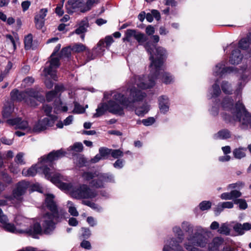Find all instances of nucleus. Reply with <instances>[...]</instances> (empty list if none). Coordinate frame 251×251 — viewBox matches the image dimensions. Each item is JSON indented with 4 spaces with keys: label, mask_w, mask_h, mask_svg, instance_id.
<instances>
[{
    "label": "nucleus",
    "mask_w": 251,
    "mask_h": 251,
    "mask_svg": "<svg viewBox=\"0 0 251 251\" xmlns=\"http://www.w3.org/2000/svg\"><path fill=\"white\" fill-rule=\"evenodd\" d=\"M132 37L134 38L139 45L145 43L144 47L150 55L149 59L151 61V65L154 67L152 69L157 71L159 73L161 67L167 57V51L166 49L160 46L154 48V45L151 41L147 42L149 38L146 35L134 29H128L126 31L123 41L130 42Z\"/></svg>",
    "instance_id": "f257e3e1"
},
{
    "label": "nucleus",
    "mask_w": 251,
    "mask_h": 251,
    "mask_svg": "<svg viewBox=\"0 0 251 251\" xmlns=\"http://www.w3.org/2000/svg\"><path fill=\"white\" fill-rule=\"evenodd\" d=\"M146 96V93L143 92L135 87H133L130 89L128 97L122 93H116L113 95V99L127 108L133 106L136 102L142 101Z\"/></svg>",
    "instance_id": "f03ea898"
},
{
    "label": "nucleus",
    "mask_w": 251,
    "mask_h": 251,
    "mask_svg": "<svg viewBox=\"0 0 251 251\" xmlns=\"http://www.w3.org/2000/svg\"><path fill=\"white\" fill-rule=\"evenodd\" d=\"M188 242L184 244L185 248L188 251H200L196 247L203 248L208 243V238L205 235L198 232H195L193 235L187 238Z\"/></svg>",
    "instance_id": "7ed1b4c3"
},
{
    "label": "nucleus",
    "mask_w": 251,
    "mask_h": 251,
    "mask_svg": "<svg viewBox=\"0 0 251 251\" xmlns=\"http://www.w3.org/2000/svg\"><path fill=\"white\" fill-rule=\"evenodd\" d=\"M96 177L89 182L91 186L96 188H103L105 183H114V176L110 173H102L98 172Z\"/></svg>",
    "instance_id": "20e7f679"
},
{
    "label": "nucleus",
    "mask_w": 251,
    "mask_h": 251,
    "mask_svg": "<svg viewBox=\"0 0 251 251\" xmlns=\"http://www.w3.org/2000/svg\"><path fill=\"white\" fill-rule=\"evenodd\" d=\"M73 198L80 200L83 199H92L96 197L97 195L86 184L80 185L77 188L74 189L72 192Z\"/></svg>",
    "instance_id": "39448f33"
},
{
    "label": "nucleus",
    "mask_w": 251,
    "mask_h": 251,
    "mask_svg": "<svg viewBox=\"0 0 251 251\" xmlns=\"http://www.w3.org/2000/svg\"><path fill=\"white\" fill-rule=\"evenodd\" d=\"M235 114L237 120L240 122L243 118V120L246 121L251 128V114L246 109L245 105L239 100L235 104Z\"/></svg>",
    "instance_id": "423d86ee"
},
{
    "label": "nucleus",
    "mask_w": 251,
    "mask_h": 251,
    "mask_svg": "<svg viewBox=\"0 0 251 251\" xmlns=\"http://www.w3.org/2000/svg\"><path fill=\"white\" fill-rule=\"evenodd\" d=\"M66 153V151H63L62 149L57 151L53 150L47 155L42 156L41 157V162H49L50 166L51 167L53 161L64 157Z\"/></svg>",
    "instance_id": "0eeeda50"
},
{
    "label": "nucleus",
    "mask_w": 251,
    "mask_h": 251,
    "mask_svg": "<svg viewBox=\"0 0 251 251\" xmlns=\"http://www.w3.org/2000/svg\"><path fill=\"white\" fill-rule=\"evenodd\" d=\"M53 119H50L48 117L39 120L34 125L33 131L34 132H40L46 130L47 126L52 127L53 126L55 122Z\"/></svg>",
    "instance_id": "6e6552de"
},
{
    "label": "nucleus",
    "mask_w": 251,
    "mask_h": 251,
    "mask_svg": "<svg viewBox=\"0 0 251 251\" xmlns=\"http://www.w3.org/2000/svg\"><path fill=\"white\" fill-rule=\"evenodd\" d=\"M159 73L157 71H154L152 69L151 70L149 75V83H147L141 82L137 84L138 87L142 89H147L152 88L155 84V80L158 78Z\"/></svg>",
    "instance_id": "1a4fd4ad"
},
{
    "label": "nucleus",
    "mask_w": 251,
    "mask_h": 251,
    "mask_svg": "<svg viewBox=\"0 0 251 251\" xmlns=\"http://www.w3.org/2000/svg\"><path fill=\"white\" fill-rule=\"evenodd\" d=\"M113 100H110L107 102L108 111L113 114L124 116L125 115L124 108L119 104L120 103L119 102L114 99Z\"/></svg>",
    "instance_id": "9d476101"
},
{
    "label": "nucleus",
    "mask_w": 251,
    "mask_h": 251,
    "mask_svg": "<svg viewBox=\"0 0 251 251\" xmlns=\"http://www.w3.org/2000/svg\"><path fill=\"white\" fill-rule=\"evenodd\" d=\"M28 187V183L24 180L19 181L16 184V188L13 190V195L16 199L24 195Z\"/></svg>",
    "instance_id": "9b49d317"
},
{
    "label": "nucleus",
    "mask_w": 251,
    "mask_h": 251,
    "mask_svg": "<svg viewBox=\"0 0 251 251\" xmlns=\"http://www.w3.org/2000/svg\"><path fill=\"white\" fill-rule=\"evenodd\" d=\"M168 242L169 245H164L163 251H184L182 247L179 245L182 242H179L178 239L172 238Z\"/></svg>",
    "instance_id": "f8f14e48"
},
{
    "label": "nucleus",
    "mask_w": 251,
    "mask_h": 251,
    "mask_svg": "<svg viewBox=\"0 0 251 251\" xmlns=\"http://www.w3.org/2000/svg\"><path fill=\"white\" fill-rule=\"evenodd\" d=\"M65 214L67 213L63 210H56L55 211L47 212L44 214L43 217L47 218V220H55L56 222H58L64 218Z\"/></svg>",
    "instance_id": "ddd939ff"
},
{
    "label": "nucleus",
    "mask_w": 251,
    "mask_h": 251,
    "mask_svg": "<svg viewBox=\"0 0 251 251\" xmlns=\"http://www.w3.org/2000/svg\"><path fill=\"white\" fill-rule=\"evenodd\" d=\"M42 227L40 223L36 222L32 226L27 229L25 232L29 236L35 239H38V235L42 234Z\"/></svg>",
    "instance_id": "4468645a"
},
{
    "label": "nucleus",
    "mask_w": 251,
    "mask_h": 251,
    "mask_svg": "<svg viewBox=\"0 0 251 251\" xmlns=\"http://www.w3.org/2000/svg\"><path fill=\"white\" fill-rule=\"evenodd\" d=\"M103 51V50L98 47L93 48L91 50L88 49L85 52L86 62H89L92 60L95 59L97 57L101 56Z\"/></svg>",
    "instance_id": "2eb2a0df"
},
{
    "label": "nucleus",
    "mask_w": 251,
    "mask_h": 251,
    "mask_svg": "<svg viewBox=\"0 0 251 251\" xmlns=\"http://www.w3.org/2000/svg\"><path fill=\"white\" fill-rule=\"evenodd\" d=\"M54 195L52 194H48L46 196L44 204L50 211L58 210L57 205L54 201Z\"/></svg>",
    "instance_id": "dca6fc26"
},
{
    "label": "nucleus",
    "mask_w": 251,
    "mask_h": 251,
    "mask_svg": "<svg viewBox=\"0 0 251 251\" xmlns=\"http://www.w3.org/2000/svg\"><path fill=\"white\" fill-rule=\"evenodd\" d=\"M83 0H68L66 4L67 12L69 14H73L74 10L77 8H82Z\"/></svg>",
    "instance_id": "f3484780"
},
{
    "label": "nucleus",
    "mask_w": 251,
    "mask_h": 251,
    "mask_svg": "<svg viewBox=\"0 0 251 251\" xmlns=\"http://www.w3.org/2000/svg\"><path fill=\"white\" fill-rule=\"evenodd\" d=\"M243 55L239 49L233 50L229 57V62L232 65H238L242 60Z\"/></svg>",
    "instance_id": "a211bd4d"
},
{
    "label": "nucleus",
    "mask_w": 251,
    "mask_h": 251,
    "mask_svg": "<svg viewBox=\"0 0 251 251\" xmlns=\"http://www.w3.org/2000/svg\"><path fill=\"white\" fill-rule=\"evenodd\" d=\"M10 95L12 100L22 101L25 100L26 91H20L18 89L15 88L11 91Z\"/></svg>",
    "instance_id": "6ab92c4d"
},
{
    "label": "nucleus",
    "mask_w": 251,
    "mask_h": 251,
    "mask_svg": "<svg viewBox=\"0 0 251 251\" xmlns=\"http://www.w3.org/2000/svg\"><path fill=\"white\" fill-rule=\"evenodd\" d=\"M158 105L160 112L166 113L169 109V101L166 96H161L158 98Z\"/></svg>",
    "instance_id": "aec40b11"
},
{
    "label": "nucleus",
    "mask_w": 251,
    "mask_h": 251,
    "mask_svg": "<svg viewBox=\"0 0 251 251\" xmlns=\"http://www.w3.org/2000/svg\"><path fill=\"white\" fill-rule=\"evenodd\" d=\"M26 95L29 97L35 99L38 102L43 103L45 101L44 96L40 92L33 88H30L26 91Z\"/></svg>",
    "instance_id": "412c9836"
},
{
    "label": "nucleus",
    "mask_w": 251,
    "mask_h": 251,
    "mask_svg": "<svg viewBox=\"0 0 251 251\" xmlns=\"http://www.w3.org/2000/svg\"><path fill=\"white\" fill-rule=\"evenodd\" d=\"M42 226L43 232L46 234H50L55 228V223L52 220H44Z\"/></svg>",
    "instance_id": "4be33fe9"
},
{
    "label": "nucleus",
    "mask_w": 251,
    "mask_h": 251,
    "mask_svg": "<svg viewBox=\"0 0 251 251\" xmlns=\"http://www.w3.org/2000/svg\"><path fill=\"white\" fill-rule=\"evenodd\" d=\"M158 78H160L162 82L165 84H170L174 81V76L171 73L167 72L161 73L160 71Z\"/></svg>",
    "instance_id": "5701e85b"
},
{
    "label": "nucleus",
    "mask_w": 251,
    "mask_h": 251,
    "mask_svg": "<svg viewBox=\"0 0 251 251\" xmlns=\"http://www.w3.org/2000/svg\"><path fill=\"white\" fill-rule=\"evenodd\" d=\"M107 103L106 102H100L98 106V108L96 109V113L93 115L95 118L100 117L103 115L108 111Z\"/></svg>",
    "instance_id": "b1692460"
},
{
    "label": "nucleus",
    "mask_w": 251,
    "mask_h": 251,
    "mask_svg": "<svg viewBox=\"0 0 251 251\" xmlns=\"http://www.w3.org/2000/svg\"><path fill=\"white\" fill-rule=\"evenodd\" d=\"M222 106L224 110L231 111L234 108V101L232 98L225 97L221 103Z\"/></svg>",
    "instance_id": "393cba45"
},
{
    "label": "nucleus",
    "mask_w": 251,
    "mask_h": 251,
    "mask_svg": "<svg viewBox=\"0 0 251 251\" xmlns=\"http://www.w3.org/2000/svg\"><path fill=\"white\" fill-rule=\"evenodd\" d=\"M40 159H41L40 158ZM46 163H49V162H41V160H40V165L39 166L38 169L39 170L40 172H42L45 176V177L48 179H49L51 176L50 169L47 165L45 164Z\"/></svg>",
    "instance_id": "a878e982"
},
{
    "label": "nucleus",
    "mask_w": 251,
    "mask_h": 251,
    "mask_svg": "<svg viewBox=\"0 0 251 251\" xmlns=\"http://www.w3.org/2000/svg\"><path fill=\"white\" fill-rule=\"evenodd\" d=\"M39 166L37 165H32L30 168H29L26 171H25L24 170L22 172V174L24 175L25 176H35L37 172H40L39 170L38 169Z\"/></svg>",
    "instance_id": "bb28decb"
},
{
    "label": "nucleus",
    "mask_w": 251,
    "mask_h": 251,
    "mask_svg": "<svg viewBox=\"0 0 251 251\" xmlns=\"http://www.w3.org/2000/svg\"><path fill=\"white\" fill-rule=\"evenodd\" d=\"M216 136V139H227L231 137V133L227 129H223L219 130Z\"/></svg>",
    "instance_id": "cd10ccee"
},
{
    "label": "nucleus",
    "mask_w": 251,
    "mask_h": 251,
    "mask_svg": "<svg viewBox=\"0 0 251 251\" xmlns=\"http://www.w3.org/2000/svg\"><path fill=\"white\" fill-rule=\"evenodd\" d=\"M86 25L88 26V23L85 21H81L78 27H77L74 32L75 34L77 35H80L81 34L84 33L87 31V28L85 27Z\"/></svg>",
    "instance_id": "c85d7f7f"
},
{
    "label": "nucleus",
    "mask_w": 251,
    "mask_h": 251,
    "mask_svg": "<svg viewBox=\"0 0 251 251\" xmlns=\"http://www.w3.org/2000/svg\"><path fill=\"white\" fill-rule=\"evenodd\" d=\"M221 89L225 94L230 95L232 93L231 84L227 81L224 80L221 83Z\"/></svg>",
    "instance_id": "c756f323"
},
{
    "label": "nucleus",
    "mask_w": 251,
    "mask_h": 251,
    "mask_svg": "<svg viewBox=\"0 0 251 251\" xmlns=\"http://www.w3.org/2000/svg\"><path fill=\"white\" fill-rule=\"evenodd\" d=\"M0 176L2 181L8 186L13 183L12 178L5 171L0 172Z\"/></svg>",
    "instance_id": "7c9ffc66"
},
{
    "label": "nucleus",
    "mask_w": 251,
    "mask_h": 251,
    "mask_svg": "<svg viewBox=\"0 0 251 251\" xmlns=\"http://www.w3.org/2000/svg\"><path fill=\"white\" fill-rule=\"evenodd\" d=\"M88 49L83 44L81 43H75L71 48L72 51L75 52H81L83 51L86 52Z\"/></svg>",
    "instance_id": "2f4dec72"
},
{
    "label": "nucleus",
    "mask_w": 251,
    "mask_h": 251,
    "mask_svg": "<svg viewBox=\"0 0 251 251\" xmlns=\"http://www.w3.org/2000/svg\"><path fill=\"white\" fill-rule=\"evenodd\" d=\"M43 109L47 116L50 117L51 119H53L55 121L56 120L57 117L51 114L52 110V107L51 105L49 104H45L43 105Z\"/></svg>",
    "instance_id": "473e14b6"
},
{
    "label": "nucleus",
    "mask_w": 251,
    "mask_h": 251,
    "mask_svg": "<svg viewBox=\"0 0 251 251\" xmlns=\"http://www.w3.org/2000/svg\"><path fill=\"white\" fill-rule=\"evenodd\" d=\"M98 172H84L82 174V177L86 181H92L96 177Z\"/></svg>",
    "instance_id": "72a5a7b5"
},
{
    "label": "nucleus",
    "mask_w": 251,
    "mask_h": 251,
    "mask_svg": "<svg viewBox=\"0 0 251 251\" xmlns=\"http://www.w3.org/2000/svg\"><path fill=\"white\" fill-rule=\"evenodd\" d=\"M33 37L31 33L28 34L25 37L24 44L25 50H29L31 48L32 45Z\"/></svg>",
    "instance_id": "f704fd0d"
},
{
    "label": "nucleus",
    "mask_w": 251,
    "mask_h": 251,
    "mask_svg": "<svg viewBox=\"0 0 251 251\" xmlns=\"http://www.w3.org/2000/svg\"><path fill=\"white\" fill-rule=\"evenodd\" d=\"M111 149L106 147H100L99 149V153L102 157L103 159H108L109 155H111Z\"/></svg>",
    "instance_id": "c9c22d12"
},
{
    "label": "nucleus",
    "mask_w": 251,
    "mask_h": 251,
    "mask_svg": "<svg viewBox=\"0 0 251 251\" xmlns=\"http://www.w3.org/2000/svg\"><path fill=\"white\" fill-rule=\"evenodd\" d=\"M1 227L7 232L11 233H15L16 232V227L14 224L8 222L1 226Z\"/></svg>",
    "instance_id": "e433bc0d"
},
{
    "label": "nucleus",
    "mask_w": 251,
    "mask_h": 251,
    "mask_svg": "<svg viewBox=\"0 0 251 251\" xmlns=\"http://www.w3.org/2000/svg\"><path fill=\"white\" fill-rule=\"evenodd\" d=\"M250 44L249 43V40L247 38H242L238 42V47L239 49H242L243 50H247L249 49L250 47Z\"/></svg>",
    "instance_id": "4c0bfd02"
},
{
    "label": "nucleus",
    "mask_w": 251,
    "mask_h": 251,
    "mask_svg": "<svg viewBox=\"0 0 251 251\" xmlns=\"http://www.w3.org/2000/svg\"><path fill=\"white\" fill-rule=\"evenodd\" d=\"M246 150V149L241 147L234 149L233 151L234 157L237 159H241L244 157L246 156V153L243 151Z\"/></svg>",
    "instance_id": "58836bf2"
},
{
    "label": "nucleus",
    "mask_w": 251,
    "mask_h": 251,
    "mask_svg": "<svg viewBox=\"0 0 251 251\" xmlns=\"http://www.w3.org/2000/svg\"><path fill=\"white\" fill-rule=\"evenodd\" d=\"M225 65L223 63H218L215 66V70L214 71V75L216 76H222L224 74H223V69Z\"/></svg>",
    "instance_id": "ea45409f"
},
{
    "label": "nucleus",
    "mask_w": 251,
    "mask_h": 251,
    "mask_svg": "<svg viewBox=\"0 0 251 251\" xmlns=\"http://www.w3.org/2000/svg\"><path fill=\"white\" fill-rule=\"evenodd\" d=\"M71 46L63 48L60 53V56H63L67 58H70L71 55Z\"/></svg>",
    "instance_id": "a19ab883"
},
{
    "label": "nucleus",
    "mask_w": 251,
    "mask_h": 251,
    "mask_svg": "<svg viewBox=\"0 0 251 251\" xmlns=\"http://www.w3.org/2000/svg\"><path fill=\"white\" fill-rule=\"evenodd\" d=\"M173 231L177 238L179 240V242H182L184 235L181 229L178 226H176L173 228Z\"/></svg>",
    "instance_id": "79ce46f5"
},
{
    "label": "nucleus",
    "mask_w": 251,
    "mask_h": 251,
    "mask_svg": "<svg viewBox=\"0 0 251 251\" xmlns=\"http://www.w3.org/2000/svg\"><path fill=\"white\" fill-rule=\"evenodd\" d=\"M212 203L210 201H203L200 203L199 206L201 211L207 210L210 209Z\"/></svg>",
    "instance_id": "37998d69"
},
{
    "label": "nucleus",
    "mask_w": 251,
    "mask_h": 251,
    "mask_svg": "<svg viewBox=\"0 0 251 251\" xmlns=\"http://www.w3.org/2000/svg\"><path fill=\"white\" fill-rule=\"evenodd\" d=\"M74 106L75 108L73 111L74 113L82 114L85 112V108L78 102L75 101Z\"/></svg>",
    "instance_id": "c03bdc74"
},
{
    "label": "nucleus",
    "mask_w": 251,
    "mask_h": 251,
    "mask_svg": "<svg viewBox=\"0 0 251 251\" xmlns=\"http://www.w3.org/2000/svg\"><path fill=\"white\" fill-rule=\"evenodd\" d=\"M212 89H213V93L212 94V96L213 98H217L219 97L221 93V91L220 88V86L218 84H217L216 82L214 83L212 85Z\"/></svg>",
    "instance_id": "a18cd8bd"
},
{
    "label": "nucleus",
    "mask_w": 251,
    "mask_h": 251,
    "mask_svg": "<svg viewBox=\"0 0 251 251\" xmlns=\"http://www.w3.org/2000/svg\"><path fill=\"white\" fill-rule=\"evenodd\" d=\"M111 155L115 159H118L120 157L124 156V152L120 149H112Z\"/></svg>",
    "instance_id": "49530a36"
},
{
    "label": "nucleus",
    "mask_w": 251,
    "mask_h": 251,
    "mask_svg": "<svg viewBox=\"0 0 251 251\" xmlns=\"http://www.w3.org/2000/svg\"><path fill=\"white\" fill-rule=\"evenodd\" d=\"M218 231L222 234L228 235L230 233V229L226 224H223L221 225Z\"/></svg>",
    "instance_id": "de8ad7c7"
},
{
    "label": "nucleus",
    "mask_w": 251,
    "mask_h": 251,
    "mask_svg": "<svg viewBox=\"0 0 251 251\" xmlns=\"http://www.w3.org/2000/svg\"><path fill=\"white\" fill-rule=\"evenodd\" d=\"M34 23L35 25L36 28L38 29H41L43 28L45 25V21L43 20L38 18L37 16L34 17Z\"/></svg>",
    "instance_id": "09e8293b"
},
{
    "label": "nucleus",
    "mask_w": 251,
    "mask_h": 251,
    "mask_svg": "<svg viewBox=\"0 0 251 251\" xmlns=\"http://www.w3.org/2000/svg\"><path fill=\"white\" fill-rule=\"evenodd\" d=\"M49 179L52 183L57 186V185L59 184L61 181L60 178V174H55L52 176H50V177L49 178Z\"/></svg>",
    "instance_id": "8fccbe9b"
},
{
    "label": "nucleus",
    "mask_w": 251,
    "mask_h": 251,
    "mask_svg": "<svg viewBox=\"0 0 251 251\" xmlns=\"http://www.w3.org/2000/svg\"><path fill=\"white\" fill-rule=\"evenodd\" d=\"M93 4L91 0H88L85 3V6L80 9V12L85 13L90 10Z\"/></svg>",
    "instance_id": "3c124183"
},
{
    "label": "nucleus",
    "mask_w": 251,
    "mask_h": 251,
    "mask_svg": "<svg viewBox=\"0 0 251 251\" xmlns=\"http://www.w3.org/2000/svg\"><path fill=\"white\" fill-rule=\"evenodd\" d=\"M24 153L23 152H19L16 156L14 161L18 164L24 165L25 162L23 159Z\"/></svg>",
    "instance_id": "603ef678"
},
{
    "label": "nucleus",
    "mask_w": 251,
    "mask_h": 251,
    "mask_svg": "<svg viewBox=\"0 0 251 251\" xmlns=\"http://www.w3.org/2000/svg\"><path fill=\"white\" fill-rule=\"evenodd\" d=\"M9 221L7 216L3 213L1 208H0V226L5 224Z\"/></svg>",
    "instance_id": "864d4df0"
},
{
    "label": "nucleus",
    "mask_w": 251,
    "mask_h": 251,
    "mask_svg": "<svg viewBox=\"0 0 251 251\" xmlns=\"http://www.w3.org/2000/svg\"><path fill=\"white\" fill-rule=\"evenodd\" d=\"M20 121L21 118L16 117L14 118L7 119L6 120V123L12 126H16L17 127L18 124Z\"/></svg>",
    "instance_id": "5fc2aeb1"
},
{
    "label": "nucleus",
    "mask_w": 251,
    "mask_h": 251,
    "mask_svg": "<svg viewBox=\"0 0 251 251\" xmlns=\"http://www.w3.org/2000/svg\"><path fill=\"white\" fill-rule=\"evenodd\" d=\"M12 111L10 106L5 107L2 110V114L4 118H8L11 116Z\"/></svg>",
    "instance_id": "6e6d98bb"
},
{
    "label": "nucleus",
    "mask_w": 251,
    "mask_h": 251,
    "mask_svg": "<svg viewBox=\"0 0 251 251\" xmlns=\"http://www.w3.org/2000/svg\"><path fill=\"white\" fill-rule=\"evenodd\" d=\"M25 101L31 107H36L39 105L38 101L33 98L29 97V98L25 99Z\"/></svg>",
    "instance_id": "4d7b16f0"
},
{
    "label": "nucleus",
    "mask_w": 251,
    "mask_h": 251,
    "mask_svg": "<svg viewBox=\"0 0 251 251\" xmlns=\"http://www.w3.org/2000/svg\"><path fill=\"white\" fill-rule=\"evenodd\" d=\"M155 122V119L152 117H150L147 119H143L142 123L145 126H150L153 124Z\"/></svg>",
    "instance_id": "13d9d810"
},
{
    "label": "nucleus",
    "mask_w": 251,
    "mask_h": 251,
    "mask_svg": "<svg viewBox=\"0 0 251 251\" xmlns=\"http://www.w3.org/2000/svg\"><path fill=\"white\" fill-rule=\"evenodd\" d=\"M83 146L81 143H75L72 147V150L78 152L82 151Z\"/></svg>",
    "instance_id": "bf43d9fd"
},
{
    "label": "nucleus",
    "mask_w": 251,
    "mask_h": 251,
    "mask_svg": "<svg viewBox=\"0 0 251 251\" xmlns=\"http://www.w3.org/2000/svg\"><path fill=\"white\" fill-rule=\"evenodd\" d=\"M148 112V110L142 106L138 107L135 110V114L141 117H143Z\"/></svg>",
    "instance_id": "052dcab7"
},
{
    "label": "nucleus",
    "mask_w": 251,
    "mask_h": 251,
    "mask_svg": "<svg viewBox=\"0 0 251 251\" xmlns=\"http://www.w3.org/2000/svg\"><path fill=\"white\" fill-rule=\"evenodd\" d=\"M57 94L56 92L53 90L50 91L46 94V100L47 101L50 102L53 100V99L57 96Z\"/></svg>",
    "instance_id": "680f3d73"
},
{
    "label": "nucleus",
    "mask_w": 251,
    "mask_h": 251,
    "mask_svg": "<svg viewBox=\"0 0 251 251\" xmlns=\"http://www.w3.org/2000/svg\"><path fill=\"white\" fill-rule=\"evenodd\" d=\"M77 163L78 166L80 168H81L84 166H86L87 165V164L88 163V161H87L86 158L83 156H81L78 158Z\"/></svg>",
    "instance_id": "e2e57ef3"
},
{
    "label": "nucleus",
    "mask_w": 251,
    "mask_h": 251,
    "mask_svg": "<svg viewBox=\"0 0 251 251\" xmlns=\"http://www.w3.org/2000/svg\"><path fill=\"white\" fill-rule=\"evenodd\" d=\"M233 229L239 235H243L244 233V229L241 224H236L233 226Z\"/></svg>",
    "instance_id": "0e129e2a"
},
{
    "label": "nucleus",
    "mask_w": 251,
    "mask_h": 251,
    "mask_svg": "<svg viewBox=\"0 0 251 251\" xmlns=\"http://www.w3.org/2000/svg\"><path fill=\"white\" fill-rule=\"evenodd\" d=\"M81 230L82 231L81 235L82 237L85 239H88L91 235V231L89 228L82 227Z\"/></svg>",
    "instance_id": "69168bd1"
},
{
    "label": "nucleus",
    "mask_w": 251,
    "mask_h": 251,
    "mask_svg": "<svg viewBox=\"0 0 251 251\" xmlns=\"http://www.w3.org/2000/svg\"><path fill=\"white\" fill-rule=\"evenodd\" d=\"M221 114L223 120L227 123H230L233 120V118L229 114L223 112Z\"/></svg>",
    "instance_id": "338daca9"
},
{
    "label": "nucleus",
    "mask_w": 251,
    "mask_h": 251,
    "mask_svg": "<svg viewBox=\"0 0 251 251\" xmlns=\"http://www.w3.org/2000/svg\"><path fill=\"white\" fill-rule=\"evenodd\" d=\"M60 60L58 57H53L51 59L50 61V65L56 68H58L60 66Z\"/></svg>",
    "instance_id": "774afa93"
}]
</instances>
